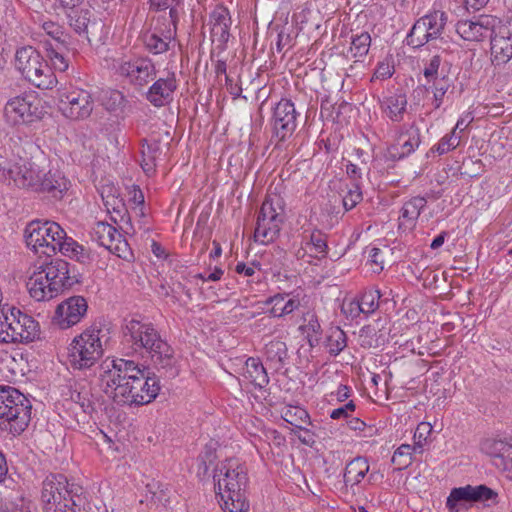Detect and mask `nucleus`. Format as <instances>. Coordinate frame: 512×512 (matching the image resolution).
<instances>
[{
	"mask_svg": "<svg viewBox=\"0 0 512 512\" xmlns=\"http://www.w3.org/2000/svg\"><path fill=\"white\" fill-rule=\"evenodd\" d=\"M124 335L129 337L128 341L132 343L135 350L144 349L148 353L158 370H164L171 378L178 375L174 350L162 339L152 323L131 319L125 325Z\"/></svg>",
	"mask_w": 512,
	"mask_h": 512,
	"instance_id": "1",
	"label": "nucleus"
},
{
	"mask_svg": "<svg viewBox=\"0 0 512 512\" xmlns=\"http://www.w3.org/2000/svg\"><path fill=\"white\" fill-rule=\"evenodd\" d=\"M214 481L224 512L249 511V502L246 498L248 477L243 466L232 459L222 462L215 469Z\"/></svg>",
	"mask_w": 512,
	"mask_h": 512,
	"instance_id": "2",
	"label": "nucleus"
},
{
	"mask_svg": "<svg viewBox=\"0 0 512 512\" xmlns=\"http://www.w3.org/2000/svg\"><path fill=\"white\" fill-rule=\"evenodd\" d=\"M44 512H85L86 497L81 485L64 474H49L42 483Z\"/></svg>",
	"mask_w": 512,
	"mask_h": 512,
	"instance_id": "3",
	"label": "nucleus"
},
{
	"mask_svg": "<svg viewBox=\"0 0 512 512\" xmlns=\"http://www.w3.org/2000/svg\"><path fill=\"white\" fill-rule=\"evenodd\" d=\"M40 269L27 281L29 294L36 301L50 300L80 282L77 275H71L70 265L63 259H53Z\"/></svg>",
	"mask_w": 512,
	"mask_h": 512,
	"instance_id": "4",
	"label": "nucleus"
},
{
	"mask_svg": "<svg viewBox=\"0 0 512 512\" xmlns=\"http://www.w3.org/2000/svg\"><path fill=\"white\" fill-rule=\"evenodd\" d=\"M101 333V328L91 326L74 337L67 355V361L73 370H89L100 361L104 354Z\"/></svg>",
	"mask_w": 512,
	"mask_h": 512,
	"instance_id": "5",
	"label": "nucleus"
},
{
	"mask_svg": "<svg viewBox=\"0 0 512 512\" xmlns=\"http://www.w3.org/2000/svg\"><path fill=\"white\" fill-rule=\"evenodd\" d=\"M160 391L159 378L150 372L107 389L106 395L120 406L144 405L152 402Z\"/></svg>",
	"mask_w": 512,
	"mask_h": 512,
	"instance_id": "6",
	"label": "nucleus"
},
{
	"mask_svg": "<svg viewBox=\"0 0 512 512\" xmlns=\"http://www.w3.org/2000/svg\"><path fill=\"white\" fill-rule=\"evenodd\" d=\"M15 67L26 81L39 89H52L57 84L52 68L32 46L17 49Z\"/></svg>",
	"mask_w": 512,
	"mask_h": 512,
	"instance_id": "7",
	"label": "nucleus"
},
{
	"mask_svg": "<svg viewBox=\"0 0 512 512\" xmlns=\"http://www.w3.org/2000/svg\"><path fill=\"white\" fill-rule=\"evenodd\" d=\"M30 400L16 388L0 386V419L8 422L13 434H21L31 420Z\"/></svg>",
	"mask_w": 512,
	"mask_h": 512,
	"instance_id": "8",
	"label": "nucleus"
},
{
	"mask_svg": "<svg viewBox=\"0 0 512 512\" xmlns=\"http://www.w3.org/2000/svg\"><path fill=\"white\" fill-rule=\"evenodd\" d=\"M285 221V202L278 194H269L263 201L257 216L254 239L268 244L280 234Z\"/></svg>",
	"mask_w": 512,
	"mask_h": 512,
	"instance_id": "9",
	"label": "nucleus"
},
{
	"mask_svg": "<svg viewBox=\"0 0 512 512\" xmlns=\"http://www.w3.org/2000/svg\"><path fill=\"white\" fill-rule=\"evenodd\" d=\"M39 324L30 315L14 307H7L0 316L1 343H29L39 338Z\"/></svg>",
	"mask_w": 512,
	"mask_h": 512,
	"instance_id": "10",
	"label": "nucleus"
},
{
	"mask_svg": "<svg viewBox=\"0 0 512 512\" xmlns=\"http://www.w3.org/2000/svg\"><path fill=\"white\" fill-rule=\"evenodd\" d=\"M65 237V230L54 221H31L25 229L26 244L35 253L52 256L56 254L59 241Z\"/></svg>",
	"mask_w": 512,
	"mask_h": 512,
	"instance_id": "11",
	"label": "nucleus"
},
{
	"mask_svg": "<svg viewBox=\"0 0 512 512\" xmlns=\"http://www.w3.org/2000/svg\"><path fill=\"white\" fill-rule=\"evenodd\" d=\"M149 372V369H141L138 364L132 360L123 358L106 359L100 365L99 380L103 392L107 389H114V386L125 384L128 380L140 377Z\"/></svg>",
	"mask_w": 512,
	"mask_h": 512,
	"instance_id": "12",
	"label": "nucleus"
},
{
	"mask_svg": "<svg viewBox=\"0 0 512 512\" xmlns=\"http://www.w3.org/2000/svg\"><path fill=\"white\" fill-rule=\"evenodd\" d=\"M42 169L32 160L20 159L10 167H0V181L19 188L36 191L39 186Z\"/></svg>",
	"mask_w": 512,
	"mask_h": 512,
	"instance_id": "13",
	"label": "nucleus"
},
{
	"mask_svg": "<svg viewBox=\"0 0 512 512\" xmlns=\"http://www.w3.org/2000/svg\"><path fill=\"white\" fill-rule=\"evenodd\" d=\"M59 109L71 120L88 118L94 109L92 94L81 88H72L59 94Z\"/></svg>",
	"mask_w": 512,
	"mask_h": 512,
	"instance_id": "14",
	"label": "nucleus"
},
{
	"mask_svg": "<svg viewBox=\"0 0 512 512\" xmlns=\"http://www.w3.org/2000/svg\"><path fill=\"white\" fill-rule=\"evenodd\" d=\"M39 100L30 94L10 99L4 108L7 121L14 125L20 123H31L40 119Z\"/></svg>",
	"mask_w": 512,
	"mask_h": 512,
	"instance_id": "15",
	"label": "nucleus"
},
{
	"mask_svg": "<svg viewBox=\"0 0 512 512\" xmlns=\"http://www.w3.org/2000/svg\"><path fill=\"white\" fill-rule=\"evenodd\" d=\"M118 72L126 77L129 83L144 87L156 78L157 70L153 61L148 57H133L122 60L118 65Z\"/></svg>",
	"mask_w": 512,
	"mask_h": 512,
	"instance_id": "16",
	"label": "nucleus"
},
{
	"mask_svg": "<svg viewBox=\"0 0 512 512\" xmlns=\"http://www.w3.org/2000/svg\"><path fill=\"white\" fill-rule=\"evenodd\" d=\"M297 116L294 103L289 99H281L273 109L272 130L273 137L278 142L290 138L297 127Z\"/></svg>",
	"mask_w": 512,
	"mask_h": 512,
	"instance_id": "17",
	"label": "nucleus"
},
{
	"mask_svg": "<svg viewBox=\"0 0 512 512\" xmlns=\"http://www.w3.org/2000/svg\"><path fill=\"white\" fill-rule=\"evenodd\" d=\"M68 24L75 33L83 36L88 43L100 41L103 36L104 24L101 19L88 9L71 10L67 14Z\"/></svg>",
	"mask_w": 512,
	"mask_h": 512,
	"instance_id": "18",
	"label": "nucleus"
},
{
	"mask_svg": "<svg viewBox=\"0 0 512 512\" xmlns=\"http://www.w3.org/2000/svg\"><path fill=\"white\" fill-rule=\"evenodd\" d=\"M500 19L492 15H479L471 19L460 20L456 24L457 34L466 41H482L493 35Z\"/></svg>",
	"mask_w": 512,
	"mask_h": 512,
	"instance_id": "19",
	"label": "nucleus"
},
{
	"mask_svg": "<svg viewBox=\"0 0 512 512\" xmlns=\"http://www.w3.org/2000/svg\"><path fill=\"white\" fill-rule=\"evenodd\" d=\"M481 450L490 458L495 468L512 480V442L488 438L482 441Z\"/></svg>",
	"mask_w": 512,
	"mask_h": 512,
	"instance_id": "20",
	"label": "nucleus"
},
{
	"mask_svg": "<svg viewBox=\"0 0 512 512\" xmlns=\"http://www.w3.org/2000/svg\"><path fill=\"white\" fill-rule=\"evenodd\" d=\"M497 499L498 493L484 484L477 486L466 485L463 487L453 488L451 490L450 495L448 496L446 501V506L450 510V512H457V502L491 501L492 504H496Z\"/></svg>",
	"mask_w": 512,
	"mask_h": 512,
	"instance_id": "21",
	"label": "nucleus"
},
{
	"mask_svg": "<svg viewBox=\"0 0 512 512\" xmlns=\"http://www.w3.org/2000/svg\"><path fill=\"white\" fill-rule=\"evenodd\" d=\"M92 239L100 246L105 247L118 257L126 258L129 250L128 243L123 235L107 222L99 221L95 224L92 231Z\"/></svg>",
	"mask_w": 512,
	"mask_h": 512,
	"instance_id": "22",
	"label": "nucleus"
},
{
	"mask_svg": "<svg viewBox=\"0 0 512 512\" xmlns=\"http://www.w3.org/2000/svg\"><path fill=\"white\" fill-rule=\"evenodd\" d=\"M88 304L83 296H72L58 305L56 315L61 329L76 325L85 316Z\"/></svg>",
	"mask_w": 512,
	"mask_h": 512,
	"instance_id": "23",
	"label": "nucleus"
},
{
	"mask_svg": "<svg viewBox=\"0 0 512 512\" xmlns=\"http://www.w3.org/2000/svg\"><path fill=\"white\" fill-rule=\"evenodd\" d=\"M177 90V80L174 72H168L166 77H160L149 87L145 96L154 107L160 108L173 101Z\"/></svg>",
	"mask_w": 512,
	"mask_h": 512,
	"instance_id": "24",
	"label": "nucleus"
},
{
	"mask_svg": "<svg viewBox=\"0 0 512 512\" xmlns=\"http://www.w3.org/2000/svg\"><path fill=\"white\" fill-rule=\"evenodd\" d=\"M491 53L498 63H506L512 58V32L506 24H500L490 36Z\"/></svg>",
	"mask_w": 512,
	"mask_h": 512,
	"instance_id": "25",
	"label": "nucleus"
},
{
	"mask_svg": "<svg viewBox=\"0 0 512 512\" xmlns=\"http://www.w3.org/2000/svg\"><path fill=\"white\" fill-rule=\"evenodd\" d=\"M69 182L62 172L58 170H42L39 186L35 192L47 193L51 197L61 199L68 190Z\"/></svg>",
	"mask_w": 512,
	"mask_h": 512,
	"instance_id": "26",
	"label": "nucleus"
},
{
	"mask_svg": "<svg viewBox=\"0 0 512 512\" xmlns=\"http://www.w3.org/2000/svg\"><path fill=\"white\" fill-rule=\"evenodd\" d=\"M174 37L170 28L166 30L147 31L142 35L145 48L152 54H162L169 50V44Z\"/></svg>",
	"mask_w": 512,
	"mask_h": 512,
	"instance_id": "27",
	"label": "nucleus"
},
{
	"mask_svg": "<svg viewBox=\"0 0 512 512\" xmlns=\"http://www.w3.org/2000/svg\"><path fill=\"white\" fill-rule=\"evenodd\" d=\"M265 304L271 305L270 314L273 317H284L293 313L300 306V300L293 296L291 297L289 294H281L278 293L274 296L269 297Z\"/></svg>",
	"mask_w": 512,
	"mask_h": 512,
	"instance_id": "28",
	"label": "nucleus"
},
{
	"mask_svg": "<svg viewBox=\"0 0 512 512\" xmlns=\"http://www.w3.org/2000/svg\"><path fill=\"white\" fill-rule=\"evenodd\" d=\"M243 376L259 389L269 384L267 371L259 358L249 357L246 360Z\"/></svg>",
	"mask_w": 512,
	"mask_h": 512,
	"instance_id": "29",
	"label": "nucleus"
},
{
	"mask_svg": "<svg viewBox=\"0 0 512 512\" xmlns=\"http://www.w3.org/2000/svg\"><path fill=\"white\" fill-rule=\"evenodd\" d=\"M380 106L382 111L394 122H400L406 111L407 99L404 94H393L385 97Z\"/></svg>",
	"mask_w": 512,
	"mask_h": 512,
	"instance_id": "30",
	"label": "nucleus"
},
{
	"mask_svg": "<svg viewBox=\"0 0 512 512\" xmlns=\"http://www.w3.org/2000/svg\"><path fill=\"white\" fill-rule=\"evenodd\" d=\"M141 162L140 165L146 175H151L156 170V160L159 157L160 142L157 140L147 141L146 139L141 140Z\"/></svg>",
	"mask_w": 512,
	"mask_h": 512,
	"instance_id": "31",
	"label": "nucleus"
},
{
	"mask_svg": "<svg viewBox=\"0 0 512 512\" xmlns=\"http://www.w3.org/2000/svg\"><path fill=\"white\" fill-rule=\"evenodd\" d=\"M369 463L365 457H355L345 467L344 483L346 486L359 484L369 471Z\"/></svg>",
	"mask_w": 512,
	"mask_h": 512,
	"instance_id": "32",
	"label": "nucleus"
},
{
	"mask_svg": "<svg viewBox=\"0 0 512 512\" xmlns=\"http://www.w3.org/2000/svg\"><path fill=\"white\" fill-rule=\"evenodd\" d=\"M70 399L79 404L83 412L91 414L94 410L95 396L89 383H77L70 391Z\"/></svg>",
	"mask_w": 512,
	"mask_h": 512,
	"instance_id": "33",
	"label": "nucleus"
},
{
	"mask_svg": "<svg viewBox=\"0 0 512 512\" xmlns=\"http://www.w3.org/2000/svg\"><path fill=\"white\" fill-rule=\"evenodd\" d=\"M398 144L401 146V151L398 153V158H403L411 154L420 144V132L414 125H410L405 131H402L398 138Z\"/></svg>",
	"mask_w": 512,
	"mask_h": 512,
	"instance_id": "34",
	"label": "nucleus"
},
{
	"mask_svg": "<svg viewBox=\"0 0 512 512\" xmlns=\"http://www.w3.org/2000/svg\"><path fill=\"white\" fill-rule=\"evenodd\" d=\"M59 251L64 256L75 258L77 261L84 263L89 259V252L71 237H65L59 241L56 252Z\"/></svg>",
	"mask_w": 512,
	"mask_h": 512,
	"instance_id": "35",
	"label": "nucleus"
},
{
	"mask_svg": "<svg viewBox=\"0 0 512 512\" xmlns=\"http://www.w3.org/2000/svg\"><path fill=\"white\" fill-rule=\"evenodd\" d=\"M426 204L427 200L424 197L416 196L411 198L403 204L400 219L406 221L410 228L414 227Z\"/></svg>",
	"mask_w": 512,
	"mask_h": 512,
	"instance_id": "36",
	"label": "nucleus"
},
{
	"mask_svg": "<svg viewBox=\"0 0 512 512\" xmlns=\"http://www.w3.org/2000/svg\"><path fill=\"white\" fill-rule=\"evenodd\" d=\"M420 18L434 40L441 38L447 23V14L444 11L434 10Z\"/></svg>",
	"mask_w": 512,
	"mask_h": 512,
	"instance_id": "37",
	"label": "nucleus"
},
{
	"mask_svg": "<svg viewBox=\"0 0 512 512\" xmlns=\"http://www.w3.org/2000/svg\"><path fill=\"white\" fill-rule=\"evenodd\" d=\"M265 355L267 361L273 364L276 369H280L288 358L286 343L278 339L270 341L265 346Z\"/></svg>",
	"mask_w": 512,
	"mask_h": 512,
	"instance_id": "38",
	"label": "nucleus"
},
{
	"mask_svg": "<svg viewBox=\"0 0 512 512\" xmlns=\"http://www.w3.org/2000/svg\"><path fill=\"white\" fill-rule=\"evenodd\" d=\"M433 40L421 18L416 20L406 37L407 44L413 48H420Z\"/></svg>",
	"mask_w": 512,
	"mask_h": 512,
	"instance_id": "39",
	"label": "nucleus"
},
{
	"mask_svg": "<svg viewBox=\"0 0 512 512\" xmlns=\"http://www.w3.org/2000/svg\"><path fill=\"white\" fill-rule=\"evenodd\" d=\"M305 247L309 249L312 256L316 258L325 257L328 253L327 235L318 229L313 230L309 239L305 242Z\"/></svg>",
	"mask_w": 512,
	"mask_h": 512,
	"instance_id": "40",
	"label": "nucleus"
},
{
	"mask_svg": "<svg viewBox=\"0 0 512 512\" xmlns=\"http://www.w3.org/2000/svg\"><path fill=\"white\" fill-rule=\"evenodd\" d=\"M347 346V336L340 327H332L326 339V347L330 355H339Z\"/></svg>",
	"mask_w": 512,
	"mask_h": 512,
	"instance_id": "41",
	"label": "nucleus"
},
{
	"mask_svg": "<svg viewBox=\"0 0 512 512\" xmlns=\"http://www.w3.org/2000/svg\"><path fill=\"white\" fill-rule=\"evenodd\" d=\"M282 418L289 424L302 428L303 424H309L308 412L298 406H287L282 410Z\"/></svg>",
	"mask_w": 512,
	"mask_h": 512,
	"instance_id": "42",
	"label": "nucleus"
},
{
	"mask_svg": "<svg viewBox=\"0 0 512 512\" xmlns=\"http://www.w3.org/2000/svg\"><path fill=\"white\" fill-rule=\"evenodd\" d=\"M304 320L307 323L305 325H302L301 329L304 332H306L309 345L311 347H314L319 344V341L321 339V325L315 314L308 313L307 317H305Z\"/></svg>",
	"mask_w": 512,
	"mask_h": 512,
	"instance_id": "43",
	"label": "nucleus"
},
{
	"mask_svg": "<svg viewBox=\"0 0 512 512\" xmlns=\"http://www.w3.org/2000/svg\"><path fill=\"white\" fill-rule=\"evenodd\" d=\"M44 49L46 51V57L51 62L53 69L64 72L68 69V59L60 51V47L57 45L54 47L50 42L44 43Z\"/></svg>",
	"mask_w": 512,
	"mask_h": 512,
	"instance_id": "44",
	"label": "nucleus"
},
{
	"mask_svg": "<svg viewBox=\"0 0 512 512\" xmlns=\"http://www.w3.org/2000/svg\"><path fill=\"white\" fill-rule=\"evenodd\" d=\"M371 45V36L367 32L352 37L350 51L354 57L366 56Z\"/></svg>",
	"mask_w": 512,
	"mask_h": 512,
	"instance_id": "45",
	"label": "nucleus"
},
{
	"mask_svg": "<svg viewBox=\"0 0 512 512\" xmlns=\"http://www.w3.org/2000/svg\"><path fill=\"white\" fill-rule=\"evenodd\" d=\"M381 294L379 290L371 289L365 291L359 299L363 314L369 315L379 307V299Z\"/></svg>",
	"mask_w": 512,
	"mask_h": 512,
	"instance_id": "46",
	"label": "nucleus"
},
{
	"mask_svg": "<svg viewBox=\"0 0 512 512\" xmlns=\"http://www.w3.org/2000/svg\"><path fill=\"white\" fill-rule=\"evenodd\" d=\"M42 29L48 36L55 40L58 43V45H67L68 42L66 41V34L64 32V29L58 23L53 22L51 20L44 21L42 23Z\"/></svg>",
	"mask_w": 512,
	"mask_h": 512,
	"instance_id": "47",
	"label": "nucleus"
},
{
	"mask_svg": "<svg viewBox=\"0 0 512 512\" xmlns=\"http://www.w3.org/2000/svg\"><path fill=\"white\" fill-rule=\"evenodd\" d=\"M432 431V426L430 423L427 422H421L418 424L413 439H414V445L413 449L414 452L422 453V448L424 444L427 442L428 436L430 435Z\"/></svg>",
	"mask_w": 512,
	"mask_h": 512,
	"instance_id": "48",
	"label": "nucleus"
},
{
	"mask_svg": "<svg viewBox=\"0 0 512 512\" xmlns=\"http://www.w3.org/2000/svg\"><path fill=\"white\" fill-rule=\"evenodd\" d=\"M231 25H219L211 28L212 41L217 44V48L221 51L226 49V44L230 37Z\"/></svg>",
	"mask_w": 512,
	"mask_h": 512,
	"instance_id": "49",
	"label": "nucleus"
},
{
	"mask_svg": "<svg viewBox=\"0 0 512 512\" xmlns=\"http://www.w3.org/2000/svg\"><path fill=\"white\" fill-rule=\"evenodd\" d=\"M363 199L362 192L360 190V186L358 184H353L352 187L347 191V193L342 198L343 207L346 211L353 209L358 203H360Z\"/></svg>",
	"mask_w": 512,
	"mask_h": 512,
	"instance_id": "50",
	"label": "nucleus"
},
{
	"mask_svg": "<svg viewBox=\"0 0 512 512\" xmlns=\"http://www.w3.org/2000/svg\"><path fill=\"white\" fill-rule=\"evenodd\" d=\"M450 87L448 77L444 76L441 79L433 81L432 90L434 94L435 108H439L443 102L444 95Z\"/></svg>",
	"mask_w": 512,
	"mask_h": 512,
	"instance_id": "51",
	"label": "nucleus"
},
{
	"mask_svg": "<svg viewBox=\"0 0 512 512\" xmlns=\"http://www.w3.org/2000/svg\"><path fill=\"white\" fill-rule=\"evenodd\" d=\"M212 27L219 25H231V16L229 10L224 6H217L210 14Z\"/></svg>",
	"mask_w": 512,
	"mask_h": 512,
	"instance_id": "52",
	"label": "nucleus"
},
{
	"mask_svg": "<svg viewBox=\"0 0 512 512\" xmlns=\"http://www.w3.org/2000/svg\"><path fill=\"white\" fill-rule=\"evenodd\" d=\"M460 143L458 137L455 136V131L451 135L444 136L437 144L435 151L439 154H445L450 150L455 149Z\"/></svg>",
	"mask_w": 512,
	"mask_h": 512,
	"instance_id": "53",
	"label": "nucleus"
},
{
	"mask_svg": "<svg viewBox=\"0 0 512 512\" xmlns=\"http://www.w3.org/2000/svg\"><path fill=\"white\" fill-rule=\"evenodd\" d=\"M383 251L380 248L373 247L369 252V263L373 272L380 273L384 269Z\"/></svg>",
	"mask_w": 512,
	"mask_h": 512,
	"instance_id": "54",
	"label": "nucleus"
},
{
	"mask_svg": "<svg viewBox=\"0 0 512 512\" xmlns=\"http://www.w3.org/2000/svg\"><path fill=\"white\" fill-rule=\"evenodd\" d=\"M441 64V57L439 55L433 56L429 63L426 64L423 74L428 82L437 80L438 70Z\"/></svg>",
	"mask_w": 512,
	"mask_h": 512,
	"instance_id": "55",
	"label": "nucleus"
},
{
	"mask_svg": "<svg viewBox=\"0 0 512 512\" xmlns=\"http://www.w3.org/2000/svg\"><path fill=\"white\" fill-rule=\"evenodd\" d=\"M414 452L413 446L409 444H402L400 447L396 449L393 454L392 462L397 463L398 458L407 457L403 462H398L399 465L403 467H407L411 463V454Z\"/></svg>",
	"mask_w": 512,
	"mask_h": 512,
	"instance_id": "56",
	"label": "nucleus"
},
{
	"mask_svg": "<svg viewBox=\"0 0 512 512\" xmlns=\"http://www.w3.org/2000/svg\"><path fill=\"white\" fill-rule=\"evenodd\" d=\"M342 312L348 317L354 319L363 313V310L360 301L354 299L343 303Z\"/></svg>",
	"mask_w": 512,
	"mask_h": 512,
	"instance_id": "57",
	"label": "nucleus"
},
{
	"mask_svg": "<svg viewBox=\"0 0 512 512\" xmlns=\"http://www.w3.org/2000/svg\"><path fill=\"white\" fill-rule=\"evenodd\" d=\"M109 102L108 109L116 110L118 108H124L127 103V99L122 92L113 90L110 92Z\"/></svg>",
	"mask_w": 512,
	"mask_h": 512,
	"instance_id": "58",
	"label": "nucleus"
},
{
	"mask_svg": "<svg viewBox=\"0 0 512 512\" xmlns=\"http://www.w3.org/2000/svg\"><path fill=\"white\" fill-rule=\"evenodd\" d=\"M179 0H149L150 10L159 12L167 10L171 5H178Z\"/></svg>",
	"mask_w": 512,
	"mask_h": 512,
	"instance_id": "59",
	"label": "nucleus"
},
{
	"mask_svg": "<svg viewBox=\"0 0 512 512\" xmlns=\"http://www.w3.org/2000/svg\"><path fill=\"white\" fill-rule=\"evenodd\" d=\"M225 86L229 94L233 97V99H236L240 97L242 93V88L238 83H234L233 80L226 75L225 78Z\"/></svg>",
	"mask_w": 512,
	"mask_h": 512,
	"instance_id": "60",
	"label": "nucleus"
},
{
	"mask_svg": "<svg viewBox=\"0 0 512 512\" xmlns=\"http://www.w3.org/2000/svg\"><path fill=\"white\" fill-rule=\"evenodd\" d=\"M292 38L289 34H285L283 30L278 33L276 49L281 52L285 46H290Z\"/></svg>",
	"mask_w": 512,
	"mask_h": 512,
	"instance_id": "61",
	"label": "nucleus"
},
{
	"mask_svg": "<svg viewBox=\"0 0 512 512\" xmlns=\"http://www.w3.org/2000/svg\"><path fill=\"white\" fill-rule=\"evenodd\" d=\"M346 173L354 181L360 180L362 178L361 169L353 164L352 162H348L346 165Z\"/></svg>",
	"mask_w": 512,
	"mask_h": 512,
	"instance_id": "62",
	"label": "nucleus"
},
{
	"mask_svg": "<svg viewBox=\"0 0 512 512\" xmlns=\"http://www.w3.org/2000/svg\"><path fill=\"white\" fill-rule=\"evenodd\" d=\"M0 512H24L22 505L13 501H5L0 504Z\"/></svg>",
	"mask_w": 512,
	"mask_h": 512,
	"instance_id": "63",
	"label": "nucleus"
},
{
	"mask_svg": "<svg viewBox=\"0 0 512 512\" xmlns=\"http://www.w3.org/2000/svg\"><path fill=\"white\" fill-rule=\"evenodd\" d=\"M215 458L216 455L214 450L206 447L205 451L200 455L201 462L205 465V470H207V462L211 464Z\"/></svg>",
	"mask_w": 512,
	"mask_h": 512,
	"instance_id": "64",
	"label": "nucleus"
}]
</instances>
